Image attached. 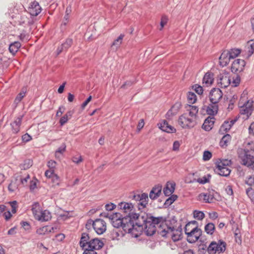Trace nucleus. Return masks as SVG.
<instances>
[{"mask_svg":"<svg viewBox=\"0 0 254 254\" xmlns=\"http://www.w3.org/2000/svg\"><path fill=\"white\" fill-rule=\"evenodd\" d=\"M119 209L123 210L125 213L127 214L126 216H130L131 218V221L134 222V225L138 229V233L133 234L135 238L140 236L143 232L145 235L147 234V230L151 225V224H155L159 222L162 219L161 217H156L151 214L141 211L139 213L134 212V205L131 202H121L117 205Z\"/></svg>","mask_w":254,"mask_h":254,"instance_id":"nucleus-1","label":"nucleus"},{"mask_svg":"<svg viewBox=\"0 0 254 254\" xmlns=\"http://www.w3.org/2000/svg\"><path fill=\"white\" fill-rule=\"evenodd\" d=\"M157 217H161L162 219L159 222L151 224L149 229L147 230L146 236H152L157 232L158 235L165 238L171 235L174 242L178 241L182 239L183 233L176 230L177 220L175 216L168 219L163 216Z\"/></svg>","mask_w":254,"mask_h":254,"instance_id":"nucleus-2","label":"nucleus"},{"mask_svg":"<svg viewBox=\"0 0 254 254\" xmlns=\"http://www.w3.org/2000/svg\"><path fill=\"white\" fill-rule=\"evenodd\" d=\"M114 228H119L122 227L126 232L130 233L134 237L133 234L138 233V229L134 225V222L131 221V218L130 216H124L123 219L118 220H110Z\"/></svg>","mask_w":254,"mask_h":254,"instance_id":"nucleus-3","label":"nucleus"},{"mask_svg":"<svg viewBox=\"0 0 254 254\" xmlns=\"http://www.w3.org/2000/svg\"><path fill=\"white\" fill-rule=\"evenodd\" d=\"M254 152V147L251 149L240 148L238 150L239 158L241 164L252 169H254V156L252 153Z\"/></svg>","mask_w":254,"mask_h":254,"instance_id":"nucleus-4","label":"nucleus"},{"mask_svg":"<svg viewBox=\"0 0 254 254\" xmlns=\"http://www.w3.org/2000/svg\"><path fill=\"white\" fill-rule=\"evenodd\" d=\"M241 53V49H230L224 50L219 58L220 65L222 66L227 65L230 60L238 57Z\"/></svg>","mask_w":254,"mask_h":254,"instance_id":"nucleus-5","label":"nucleus"},{"mask_svg":"<svg viewBox=\"0 0 254 254\" xmlns=\"http://www.w3.org/2000/svg\"><path fill=\"white\" fill-rule=\"evenodd\" d=\"M226 243L220 239L217 242L213 241L208 245V254H216L223 253L226 249Z\"/></svg>","mask_w":254,"mask_h":254,"instance_id":"nucleus-6","label":"nucleus"},{"mask_svg":"<svg viewBox=\"0 0 254 254\" xmlns=\"http://www.w3.org/2000/svg\"><path fill=\"white\" fill-rule=\"evenodd\" d=\"M200 198L203 197V199L205 203H211L214 200H218L220 198V195L218 192L213 189H208L207 192L201 193L199 194Z\"/></svg>","mask_w":254,"mask_h":254,"instance_id":"nucleus-7","label":"nucleus"},{"mask_svg":"<svg viewBox=\"0 0 254 254\" xmlns=\"http://www.w3.org/2000/svg\"><path fill=\"white\" fill-rule=\"evenodd\" d=\"M179 125L184 128L193 127L196 124L195 120L186 117V114L181 115L178 119Z\"/></svg>","mask_w":254,"mask_h":254,"instance_id":"nucleus-8","label":"nucleus"},{"mask_svg":"<svg viewBox=\"0 0 254 254\" xmlns=\"http://www.w3.org/2000/svg\"><path fill=\"white\" fill-rule=\"evenodd\" d=\"M246 62L244 60L236 59L232 63L231 70L233 73L242 72L246 65Z\"/></svg>","mask_w":254,"mask_h":254,"instance_id":"nucleus-9","label":"nucleus"},{"mask_svg":"<svg viewBox=\"0 0 254 254\" xmlns=\"http://www.w3.org/2000/svg\"><path fill=\"white\" fill-rule=\"evenodd\" d=\"M223 93L218 88H213L209 93V99L211 103H218L222 98Z\"/></svg>","mask_w":254,"mask_h":254,"instance_id":"nucleus-10","label":"nucleus"},{"mask_svg":"<svg viewBox=\"0 0 254 254\" xmlns=\"http://www.w3.org/2000/svg\"><path fill=\"white\" fill-rule=\"evenodd\" d=\"M197 247L198 254H205L208 253V245H207V239L201 236L197 241Z\"/></svg>","mask_w":254,"mask_h":254,"instance_id":"nucleus-11","label":"nucleus"},{"mask_svg":"<svg viewBox=\"0 0 254 254\" xmlns=\"http://www.w3.org/2000/svg\"><path fill=\"white\" fill-rule=\"evenodd\" d=\"M149 201L148 195L146 192L141 193L137 200V204L136 205L138 210L142 211L141 210L146 207Z\"/></svg>","mask_w":254,"mask_h":254,"instance_id":"nucleus-12","label":"nucleus"},{"mask_svg":"<svg viewBox=\"0 0 254 254\" xmlns=\"http://www.w3.org/2000/svg\"><path fill=\"white\" fill-rule=\"evenodd\" d=\"M28 13L30 16H36L41 11V7L36 1L31 2L28 8Z\"/></svg>","mask_w":254,"mask_h":254,"instance_id":"nucleus-13","label":"nucleus"},{"mask_svg":"<svg viewBox=\"0 0 254 254\" xmlns=\"http://www.w3.org/2000/svg\"><path fill=\"white\" fill-rule=\"evenodd\" d=\"M21 48V44L19 41L10 42L7 38L2 39L0 41V48L8 47V48Z\"/></svg>","mask_w":254,"mask_h":254,"instance_id":"nucleus-14","label":"nucleus"},{"mask_svg":"<svg viewBox=\"0 0 254 254\" xmlns=\"http://www.w3.org/2000/svg\"><path fill=\"white\" fill-rule=\"evenodd\" d=\"M162 191V185L158 184L152 188L150 191L149 196L151 199H157L161 194Z\"/></svg>","mask_w":254,"mask_h":254,"instance_id":"nucleus-15","label":"nucleus"},{"mask_svg":"<svg viewBox=\"0 0 254 254\" xmlns=\"http://www.w3.org/2000/svg\"><path fill=\"white\" fill-rule=\"evenodd\" d=\"M180 102H177L172 106L171 108L167 112L166 117L168 119L176 115L182 107Z\"/></svg>","mask_w":254,"mask_h":254,"instance_id":"nucleus-16","label":"nucleus"},{"mask_svg":"<svg viewBox=\"0 0 254 254\" xmlns=\"http://www.w3.org/2000/svg\"><path fill=\"white\" fill-rule=\"evenodd\" d=\"M106 230V223L100 218H96V234L101 235Z\"/></svg>","mask_w":254,"mask_h":254,"instance_id":"nucleus-17","label":"nucleus"},{"mask_svg":"<svg viewBox=\"0 0 254 254\" xmlns=\"http://www.w3.org/2000/svg\"><path fill=\"white\" fill-rule=\"evenodd\" d=\"M22 118L23 116H19L10 124L12 133L16 134L19 132Z\"/></svg>","mask_w":254,"mask_h":254,"instance_id":"nucleus-18","label":"nucleus"},{"mask_svg":"<svg viewBox=\"0 0 254 254\" xmlns=\"http://www.w3.org/2000/svg\"><path fill=\"white\" fill-rule=\"evenodd\" d=\"M215 118L214 117L209 116L205 120L202 126V128L204 130L210 131L213 127L215 122Z\"/></svg>","mask_w":254,"mask_h":254,"instance_id":"nucleus-19","label":"nucleus"},{"mask_svg":"<svg viewBox=\"0 0 254 254\" xmlns=\"http://www.w3.org/2000/svg\"><path fill=\"white\" fill-rule=\"evenodd\" d=\"M237 120L238 118L236 117L234 119L231 120L230 121L228 120L225 121L220 127V131L223 130L225 132H228L231 128L235 123L237 121Z\"/></svg>","mask_w":254,"mask_h":254,"instance_id":"nucleus-20","label":"nucleus"},{"mask_svg":"<svg viewBox=\"0 0 254 254\" xmlns=\"http://www.w3.org/2000/svg\"><path fill=\"white\" fill-rule=\"evenodd\" d=\"M218 111V103H211L206 108V113L211 117L216 115Z\"/></svg>","mask_w":254,"mask_h":254,"instance_id":"nucleus-21","label":"nucleus"},{"mask_svg":"<svg viewBox=\"0 0 254 254\" xmlns=\"http://www.w3.org/2000/svg\"><path fill=\"white\" fill-rule=\"evenodd\" d=\"M159 128L163 131L168 133H175L176 132V129L173 127L169 125L167 121L164 120L163 122L160 124Z\"/></svg>","mask_w":254,"mask_h":254,"instance_id":"nucleus-22","label":"nucleus"},{"mask_svg":"<svg viewBox=\"0 0 254 254\" xmlns=\"http://www.w3.org/2000/svg\"><path fill=\"white\" fill-rule=\"evenodd\" d=\"M176 183L175 182H167L165 187L163 189V192L165 196H168L172 194L175 190Z\"/></svg>","mask_w":254,"mask_h":254,"instance_id":"nucleus-23","label":"nucleus"},{"mask_svg":"<svg viewBox=\"0 0 254 254\" xmlns=\"http://www.w3.org/2000/svg\"><path fill=\"white\" fill-rule=\"evenodd\" d=\"M185 108L189 111V116L194 119L197 117L198 108L197 106L186 104Z\"/></svg>","mask_w":254,"mask_h":254,"instance_id":"nucleus-24","label":"nucleus"},{"mask_svg":"<svg viewBox=\"0 0 254 254\" xmlns=\"http://www.w3.org/2000/svg\"><path fill=\"white\" fill-rule=\"evenodd\" d=\"M230 83V80L226 76H224L220 74L218 76V84H220V87L226 88Z\"/></svg>","mask_w":254,"mask_h":254,"instance_id":"nucleus-25","label":"nucleus"},{"mask_svg":"<svg viewBox=\"0 0 254 254\" xmlns=\"http://www.w3.org/2000/svg\"><path fill=\"white\" fill-rule=\"evenodd\" d=\"M19 185V182L18 181L17 178H16V175H14L8 186V190L10 192H14L18 189Z\"/></svg>","mask_w":254,"mask_h":254,"instance_id":"nucleus-26","label":"nucleus"},{"mask_svg":"<svg viewBox=\"0 0 254 254\" xmlns=\"http://www.w3.org/2000/svg\"><path fill=\"white\" fill-rule=\"evenodd\" d=\"M248 103L244 104V105L241 107L240 110V113L241 115H245L247 116V118H249L251 115L253 111V109L251 106H247Z\"/></svg>","mask_w":254,"mask_h":254,"instance_id":"nucleus-27","label":"nucleus"},{"mask_svg":"<svg viewBox=\"0 0 254 254\" xmlns=\"http://www.w3.org/2000/svg\"><path fill=\"white\" fill-rule=\"evenodd\" d=\"M213 80V74L212 72H207L204 75L202 81L203 83H205L206 85H211Z\"/></svg>","mask_w":254,"mask_h":254,"instance_id":"nucleus-28","label":"nucleus"},{"mask_svg":"<svg viewBox=\"0 0 254 254\" xmlns=\"http://www.w3.org/2000/svg\"><path fill=\"white\" fill-rule=\"evenodd\" d=\"M52 218L51 213L47 210L42 211L38 220L41 221H48Z\"/></svg>","mask_w":254,"mask_h":254,"instance_id":"nucleus-29","label":"nucleus"},{"mask_svg":"<svg viewBox=\"0 0 254 254\" xmlns=\"http://www.w3.org/2000/svg\"><path fill=\"white\" fill-rule=\"evenodd\" d=\"M202 231L201 230L200 233L199 232H193L191 234V237L189 238L188 242L190 244L194 243L197 242L199 239L202 236Z\"/></svg>","mask_w":254,"mask_h":254,"instance_id":"nucleus-30","label":"nucleus"},{"mask_svg":"<svg viewBox=\"0 0 254 254\" xmlns=\"http://www.w3.org/2000/svg\"><path fill=\"white\" fill-rule=\"evenodd\" d=\"M188 227H189V224H187L185 227L184 230L186 235L187 236V241L189 240L190 237H191V234L193 233V232H199L200 233L201 229L198 228L197 226H195V227L193 228L191 230H190V231H188Z\"/></svg>","mask_w":254,"mask_h":254,"instance_id":"nucleus-31","label":"nucleus"},{"mask_svg":"<svg viewBox=\"0 0 254 254\" xmlns=\"http://www.w3.org/2000/svg\"><path fill=\"white\" fill-rule=\"evenodd\" d=\"M232 138L231 136L229 134L224 135L220 141V145L221 147H227Z\"/></svg>","mask_w":254,"mask_h":254,"instance_id":"nucleus-32","label":"nucleus"},{"mask_svg":"<svg viewBox=\"0 0 254 254\" xmlns=\"http://www.w3.org/2000/svg\"><path fill=\"white\" fill-rule=\"evenodd\" d=\"M215 227L214 223L210 222L205 225L204 227L205 232L208 235H212L215 231Z\"/></svg>","mask_w":254,"mask_h":254,"instance_id":"nucleus-33","label":"nucleus"},{"mask_svg":"<svg viewBox=\"0 0 254 254\" xmlns=\"http://www.w3.org/2000/svg\"><path fill=\"white\" fill-rule=\"evenodd\" d=\"M178 198V196L176 194L171 195L168 198L164 203V208H167L171 205Z\"/></svg>","mask_w":254,"mask_h":254,"instance_id":"nucleus-34","label":"nucleus"},{"mask_svg":"<svg viewBox=\"0 0 254 254\" xmlns=\"http://www.w3.org/2000/svg\"><path fill=\"white\" fill-rule=\"evenodd\" d=\"M89 239V236L88 234L86 233H83L82 234L80 241L79 242V245L82 249H84V247H86V244L88 243V240Z\"/></svg>","mask_w":254,"mask_h":254,"instance_id":"nucleus-35","label":"nucleus"},{"mask_svg":"<svg viewBox=\"0 0 254 254\" xmlns=\"http://www.w3.org/2000/svg\"><path fill=\"white\" fill-rule=\"evenodd\" d=\"M214 171L220 176L223 177H228L231 173V170L228 168H223L221 170H214Z\"/></svg>","mask_w":254,"mask_h":254,"instance_id":"nucleus-36","label":"nucleus"},{"mask_svg":"<svg viewBox=\"0 0 254 254\" xmlns=\"http://www.w3.org/2000/svg\"><path fill=\"white\" fill-rule=\"evenodd\" d=\"M209 179L207 178L205 176L202 178H193L192 179H191L190 181H189L188 182V183H193L195 182H198L200 184H205L209 182Z\"/></svg>","mask_w":254,"mask_h":254,"instance_id":"nucleus-37","label":"nucleus"},{"mask_svg":"<svg viewBox=\"0 0 254 254\" xmlns=\"http://www.w3.org/2000/svg\"><path fill=\"white\" fill-rule=\"evenodd\" d=\"M95 242V238L92 239L88 243L86 244V247H84V250H88L89 252H94V250L95 249V245L93 244Z\"/></svg>","mask_w":254,"mask_h":254,"instance_id":"nucleus-38","label":"nucleus"},{"mask_svg":"<svg viewBox=\"0 0 254 254\" xmlns=\"http://www.w3.org/2000/svg\"><path fill=\"white\" fill-rule=\"evenodd\" d=\"M124 217L122 214L119 212L114 213L110 215L109 219L110 220H122Z\"/></svg>","mask_w":254,"mask_h":254,"instance_id":"nucleus-39","label":"nucleus"},{"mask_svg":"<svg viewBox=\"0 0 254 254\" xmlns=\"http://www.w3.org/2000/svg\"><path fill=\"white\" fill-rule=\"evenodd\" d=\"M188 100L190 104H193L196 101V96L193 92H189L188 93Z\"/></svg>","mask_w":254,"mask_h":254,"instance_id":"nucleus-40","label":"nucleus"},{"mask_svg":"<svg viewBox=\"0 0 254 254\" xmlns=\"http://www.w3.org/2000/svg\"><path fill=\"white\" fill-rule=\"evenodd\" d=\"M193 217L197 220H201L204 218L205 214L201 211L195 210L193 211Z\"/></svg>","mask_w":254,"mask_h":254,"instance_id":"nucleus-41","label":"nucleus"},{"mask_svg":"<svg viewBox=\"0 0 254 254\" xmlns=\"http://www.w3.org/2000/svg\"><path fill=\"white\" fill-rule=\"evenodd\" d=\"M32 165V161L30 159L25 160L23 164L20 165L21 170H26L29 168Z\"/></svg>","mask_w":254,"mask_h":254,"instance_id":"nucleus-42","label":"nucleus"},{"mask_svg":"<svg viewBox=\"0 0 254 254\" xmlns=\"http://www.w3.org/2000/svg\"><path fill=\"white\" fill-rule=\"evenodd\" d=\"M26 92V89L23 88L21 92L16 97L15 99V102H20L22 100L23 98L25 96Z\"/></svg>","mask_w":254,"mask_h":254,"instance_id":"nucleus-43","label":"nucleus"},{"mask_svg":"<svg viewBox=\"0 0 254 254\" xmlns=\"http://www.w3.org/2000/svg\"><path fill=\"white\" fill-rule=\"evenodd\" d=\"M246 194L251 200L254 202V190L252 187H249L246 190Z\"/></svg>","mask_w":254,"mask_h":254,"instance_id":"nucleus-44","label":"nucleus"},{"mask_svg":"<svg viewBox=\"0 0 254 254\" xmlns=\"http://www.w3.org/2000/svg\"><path fill=\"white\" fill-rule=\"evenodd\" d=\"M17 178L18 181L19 182V185L21 184L24 185L27 183L28 180L29 179V175H28L25 178H23L21 175L16 176Z\"/></svg>","mask_w":254,"mask_h":254,"instance_id":"nucleus-45","label":"nucleus"},{"mask_svg":"<svg viewBox=\"0 0 254 254\" xmlns=\"http://www.w3.org/2000/svg\"><path fill=\"white\" fill-rule=\"evenodd\" d=\"M192 89H193L195 92L198 95H201L203 92L202 87L197 84L193 85L192 86Z\"/></svg>","mask_w":254,"mask_h":254,"instance_id":"nucleus-46","label":"nucleus"},{"mask_svg":"<svg viewBox=\"0 0 254 254\" xmlns=\"http://www.w3.org/2000/svg\"><path fill=\"white\" fill-rule=\"evenodd\" d=\"M125 35L123 34H121L118 37L117 39H116L114 41V42L112 44V46H117V47H118L119 46L122 42V40L123 39V38L124 37Z\"/></svg>","mask_w":254,"mask_h":254,"instance_id":"nucleus-47","label":"nucleus"},{"mask_svg":"<svg viewBox=\"0 0 254 254\" xmlns=\"http://www.w3.org/2000/svg\"><path fill=\"white\" fill-rule=\"evenodd\" d=\"M135 82H136L135 80H127L121 86V88H124V89H127L129 87H131Z\"/></svg>","mask_w":254,"mask_h":254,"instance_id":"nucleus-48","label":"nucleus"},{"mask_svg":"<svg viewBox=\"0 0 254 254\" xmlns=\"http://www.w3.org/2000/svg\"><path fill=\"white\" fill-rule=\"evenodd\" d=\"M86 228L88 230H90L92 227L95 230V221L92 219H89L85 225Z\"/></svg>","mask_w":254,"mask_h":254,"instance_id":"nucleus-49","label":"nucleus"},{"mask_svg":"<svg viewBox=\"0 0 254 254\" xmlns=\"http://www.w3.org/2000/svg\"><path fill=\"white\" fill-rule=\"evenodd\" d=\"M223 168H227L226 166V164H224V163L221 161V160H219L216 162V169L215 170H221Z\"/></svg>","mask_w":254,"mask_h":254,"instance_id":"nucleus-50","label":"nucleus"},{"mask_svg":"<svg viewBox=\"0 0 254 254\" xmlns=\"http://www.w3.org/2000/svg\"><path fill=\"white\" fill-rule=\"evenodd\" d=\"M245 183L251 187L254 184V176H249L245 180Z\"/></svg>","mask_w":254,"mask_h":254,"instance_id":"nucleus-51","label":"nucleus"},{"mask_svg":"<svg viewBox=\"0 0 254 254\" xmlns=\"http://www.w3.org/2000/svg\"><path fill=\"white\" fill-rule=\"evenodd\" d=\"M212 157V153L210 151L208 150H205L203 152V160L204 161H208Z\"/></svg>","mask_w":254,"mask_h":254,"instance_id":"nucleus-52","label":"nucleus"},{"mask_svg":"<svg viewBox=\"0 0 254 254\" xmlns=\"http://www.w3.org/2000/svg\"><path fill=\"white\" fill-rule=\"evenodd\" d=\"M73 40L71 38H67L65 42L62 44V48H68L72 46Z\"/></svg>","mask_w":254,"mask_h":254,"instance_id":"nucleus-53","label":"nucleus"},{"mask_svg":"<svg viewBox=\"0 0 254 254\" xmlns=\"http://www.w3.org/2000/svg\"><path fill=\"white\" fill-rule=\"evenodd\" d=\"M120 236V234L119 231L117 230H113L111 233L110 236V238L112 240H118V237Z\"/></svg>","mask_w":254,"mask_h":254,"instance_id":"nucleus-54","label":"nucleus"},{"mask_svg":"<svg viewBox=\"0 0 254 254\" xmlns=\"http://www.w3.org/2000/svg\"><path fill=\"white\" fill-rule=\"evenodd\" d=\"M168 20V17L166 15H163L162 16L160 23V26H161L160 30H161L163 29L164 26L167 24Z\"/></svg>","mask_w":254,"mask_h":254,"instance_id":"nucleus-55","label":"nucleus"},{"mask_svg":"<svg viewBox=\"0 0 254 254\" xmlns=\"http://www.w3.org/2000/svg\"><path fill=\"white\" fill-rule=\"evenodd\" d=\"M140 194H136L134 191H132L129 194L128 198L137 202L139 198H140Z\"/></svg>","mask_w":254,"mask_h":254,"instance_id":"nucleus-56","label":"nucleus"},{"mask_svg":"<svg viewBox=\"0 0 254 254\" xmlns=\"http://www.w3.org/2000/svg\"><path fill=\"white\" fill-rule=\"evenodd\" d=\"M105 207L107 211H112L117 207V205L114 203L110 202L106 204Z\"/></svg>","mask_w":254,"mask_h":254,"instance_id":"nucleus-57","label":"nucleus"},{"mask_svg":"<svg viewBox=\"0 0 254 254\" xmlns=\"http://www.w3.org/2000/svg\"><path fill=\"white\" fill-rule=\"evenodd\" d=\"M65 148H66L65 144L64 143L56 150V151L55 152L56 155H57V153H61V154L63 153L65 151Z\"/></svg>","mask_w":254,"mask_h":254,"instance_id":"nucleus-58","label":"nucleus"},{"mask_svg":"<svg viewBox=\"0 0 254 254\" xmlns=\"http://www.w3.org/2000/svg\"><path fill=\"white\" fill-rule=\"evenodd\" d=\"M69 120L68 118H67L66 115H64L60 120L59 123L61 126H63L65 123H66Z\"/></svg>","mask_w":254,"mask_h":254,"instance_id":"nucleus-59","label":"nucleus"},{"mask_svg":"<svg viewBox=\"0 0 254 254\" xmlns=\"http://www.w3.org/2000/svg\"><path fill=\"white\" fill-rule=\"evenodd\" d=\"M53 183L55 185H59L60 184V178L59 176L55 174L51 178Z\"/></svg>","mask_w":254,"mask_h":254,"instance_id":"nucleus-60","label":"nucleus"},{"mask_svg":"<svg viewBox=\"0 0 254 254\" xmlns=\"http://www.w3.org/2000/svg\"><path fill=\"white\" fill-rule=\"evenodd\" d=\"M32 139V137L28 133H25L22 136V140L24 142H28Z\"/></svg>","mask_w":254,"mask_h":254,"instance_id":"nucleus-61","label":"nucleus"},{"mask_svg":"<svg viewBox=\"0 0 254 254\" xmlns=\"http://www.w3.org/2000/svg\"><path fill=\"white\" fill-rule=\"evenodd\" d=\"M21 226L25 230H29L31 228V226L30 224L26 221H22L20 223Z\"/></svg>","mask_w":254,"mask_h":254,"instance_id":"nucleus-62","label":"nucleus"},{"mask_svg":"<svg viewBox=\"0 0 254 254\" xmlns=\"http://www.w3.org/2000/svg\"><path fill=\"white\" fill-rule=\"evenodd\" d=\"M47 166L50 168V169H53L56 167V162L55 161L51 160L49 161H48L47 163Z\"/></svg>","mask_w":254,"mask_h":254,"instance_id":"nucleus-63","label":"nucleus"},{"mask_svg":"<svg viewBox=\"0 0 254 254\" xmlns=\"http://www.w3.org/2000/svg\"><path fill=\"white\" fill-rule=\"evenodd\" d=\"M54 174V170L53 169L47 170L45 173V175L46 176V177L48 178H52V177L53 176Z\"/></svg>","mask_w":254,"mask_h":254,"instance_id":"nucleus-64","label":"nucleus"}]
</instances>
